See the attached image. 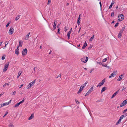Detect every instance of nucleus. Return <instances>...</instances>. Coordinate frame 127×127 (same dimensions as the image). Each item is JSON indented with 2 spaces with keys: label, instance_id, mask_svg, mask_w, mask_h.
Returning a JSON list of instances; mask_svg holds the SVG:
<instances>
[{
  "label": "nucleus",
  "instance_id": "f257e3e1",
  "mask_svg": "<svg viewBox=\"0 0 127 127\" xmlns=\"http://www.w3.org/2000/svg\"><path fill=\"white\" fill-rule=\"evenodd\" d=\"M88 82L86 81L85 83L83 84L82 86H81L80 88L79 89V91H78L77 93L79 94L82 91L83 89L86 86V85L88 83Z\"/></svg>",
  "mask_w": 127,
  "mask_h": 127
},
{
  "label": "nucleus",
  "instance_id": "f03ea898",
  "mask_svg": "<svg viewBox=\"0 0 127 127\" xmlns=\"http://www.w3.org/2000/svg\"><path fill=\"white\" fill-rule=\"evenodd\" d=\"M9 62H8L7 63H6L5 64L3 70V71L4 72H6L9 66Z\"/></svg>",
  "mask_w": 127,
  "mask_h": 127
},
{
  "label": "nucleus",
  "instance_id": "7ed1b4c3",
  "mask_svg": "<svg viewBox=\"0 0 127 127\" xmlns=\"http://www.w3.org/2000/svg\"><path fill=\"white\" fill-rule=\"evenodd\" d=\"M88 59V58L87 57H84L81 59L82 62L85 63L87 62Z\"/></svg>",
  "mask_w": 127,
  "mask_h": 127
},
{
  "label": "nucleus",
  "instance_id": "20e7f679",
  "mask_svg": "<svg viewBox=\"0 0 127 127\" xmlns=\"http://www.w3.org/2000/svg\"><path fill=\"white\" fill-rule=\"evenodd\" d=\"M105 79L104 78L98 84L97 87H100L103 85L104 84V83L105 82Z\"/></svg>",
  "mask_w": 127,
  "mask_h": 127
},
{
  "label": "nucleus",
  "instance_id": "39448f33",
  "mask_svg": "<svg viewBox=\"0 0 127 127\" xmlns=\"http://www.w3.org/2000/svg\"><path fill=\"white\" fill-rule=\"evenodd\" d=\"M127 103V99L124 100L121 103L120 106L121 107L125 105Z\"/></svg>",
  "mask_w": 127,
  "mask_h": 127
},
{
  "label": "nucleus",
  "instance_id": "423d86ee",
  "mask_svg": "<svg viewBox=\"0 0 127 127\" xmlns=\"http://www.w3.org/2000/svg\"><path fill=\"white\" fill-rule=\"evenodd\" d=\"M27 52V50L26 48H25L23 49L22 52V55L24 56L26 55Z\"/></svg>",
  "mask_w": 127,
  "mask_h": 127
},
{
  "label": "nucleus",
  "instance_id": "0eeeda50",
  "mask_svg": "<svg viewBox=\"0 0 127 127\" xmlns=\"http://www.w3.org/2000/svg\"><path fill=\"white\" fill-rule=\"evenodd\" d=\"M14 29L13 28L11 27L10 28L9 32V33L10 34V35H11L13 34L14 32Z\"/></svg>",
  "mask_w": 127,
  "mask_h": 127
},
{
  "label": "nucleus",
  "instance_id": "6e6552de",
  "mask_svg": "<svg viewBox=\"0 0 127 127\" xmlns=\"http://www.w3.org/2000/svg\"><path fill=\"white\" fill-rule=\"evenodd\" d=\"M120 89H119L118 91H117L116 92L114 93L113 94L111 97V98H114L117 94H118L119 92Z\"/></svg>",
  "mask_w": 127,
  "mask_h": 127
},
{
  "label": "nucleus",
  "instance_id": "1a4fd4ad",
  "mask_svg": "<svg viewBox=\"0 0 127 127\" xmlns=\"http://www.w3.org/2000/svg\"><path fill=\"white\" fill-rule=\"evenodd\" d=\"M54 25L53 26V27L54 28V29L55 30L56 28V23L57 21L56 20H54Z\"/></svg>",
  "mask_w": 127,
  "mask_h": 127
},
{
  "label": "nucleus",
  "instance_id": "9d476101",
  "mask_svg": "<svg viewBox=\"0 0 127 127\" xmlns=\"http://www.w3.org/2000/svg\"><path fill=\"white\" fill-rule=\"evenodd\" d=\"M122 31H120L118 35V37L119 38H121L122 35L123 33V32H122Z\"/></svg>",
  "mask_w": 127,
  "mask_h": 127
},
{
  "label": "nucleus",
  "instance_id": "9b49d317",
  "mask_svg": "<svg viewBox=\"0 0 127 127\" xmlns=\"http://www.w3.org/2000/svg\"><path fill=\"white\" fill-rule=\"evenodd\" d=\"M19 46H18L17 48L16 49L15 51V54H17V55H19Z\"/></svg>",
  "mask_w": 127,
  "mask_h": 127
},
{
  "label": "nucleus",
  "instance_id": "f8f14e48",
  "mask_svg": "<svg viewBox=\"0 0 127 127\" xmlns=\"http://www.w3.org/2000/svg\"><path fill=\"white\" fill-rule=\"evenodd\" d=\"M36 79H35L32 82L30 83L29 84V85L30 87H32V85L34 84L35 83V82Z\"/></svg>",
  "mask_w": 127,
  "mask_h": 127
},
{
  "label": "nucleus",
  "instance_id": "ddd939ff",
  "mask_svg": "<svg viewBox=\"0 0 127 127\" xmlns=\"http://www.w3.org/2000/svg\"><path fill=\"white\" fill-rule=\"evenodd\" d=\"M34 117V114H32L31 115V116L29 117L28 118L29 120H30L33 118Z\"/></svg>",
  "mask_w": 127,
  "mask_h": 127
},
{
  "label": "nucleus",
  "instance_id": "4468645a",
  "mask_svg": "<svg viewBox=\"0 0 127 127\" xmlns=\"http://www.w3.org/2000/svg\"><path fill=\"white\" fill-rule=\"evenodd\" d=\"M87 44L86 42V41L85 42L84 44L83 45V46L82 47V49H85V48L87 46Z\"/></svg>",
  "mask_w": 127,
  "mask_h": 127
},
{
  "label": "nucleus",
  "instance_id": "2eb2a0df",
  "mask_svg": "<svg viewBox=\"0 0 127 127\" xmlns=\"http://www.w3.org/2000/svg\"><path fill=\"white\" fill-rule=\"evenodd\" d=\"M30 34V32L29 33L25 36L24 39L26 40H28L29 38V35Z\"/></svg>",
  "mask_w": 127,
  "mask_h": 127
},
{
  "label": "nucleus",
  "instance_id": "dca6fc26",
  "mask_svg": "<svg viewBox=\"0 0 127 127\" xmlns=\"http://www.w3.org/2000/svg\"><path fill=\"white\" fill-rule=\"evenodd\" d=\"M107 89V88L106 87H104L102 88V89L101 90V93H102L104 91H105L106 90V89Z\"/></svg>",
  "mask_w": 127,
  "mask_h": 127
},
{
  "label": "nucleus",
  "instance_id": "f3484780",
  "mask_svg": "<svg viewBox=\"0 0 127 127\" xmlns=\"http://www.w3.org/2000/svg\"><path fill=\"white\" fill-rule=\"evenodd\" d=\"M114 2L113 1H112L111 2V4L109 7V9H110L112 7V6L113 5V4L114 3Z\"/></svg>",
  "mask_w": 127,
  "mask_h": 127
},
{
  "label": "nucleus",
  "instance_id": "a211bd4d",
  "mask_svg": "<svg viewBox=\"0 0 127 127\" xmlns=\"http://www.w3.org/2000/svg\"><path fill=\"white\" fill-rule=\"evenodd\" d=\"M127 116V115L126 114L124 115H122L120 117V119H121L122 120V119L123 118H124L126 116Z\"/></svg>",
  "mask_w": 127,
  "mask_h": 127
},
{
  "label": "nucleus",
  "instance_id": "6ab92c4d",
  "mask_svg": "<svg viewBox=\"0 0 127 127\" xmlns=\"http://www.w3.org/2000/svg\"><path fill=\"white\" fill-rule=\"evenodd\" d=\"M71 32H70V31H69L67 33V36L68 37V38L69 39L70 38V34L71 33Z\"/></svg>",
  "mask_w": 127,
  "mask_h": 127
},
{
  "label": "nucleus",
  "instance_id": "aec40b11",
  "mask_svg": "<svg viewBox=\"0 0 127 127\" xmlns=\"http://www.w3.org/2000/svg\"><path fill=\"white\" fill-rule=\"evenodd\" d=\"M123 76V74H121V75H120L119 76L118 79H117V80L118 81H120L122 79V78L121 77V76Z\"/></svg>",
  "mask_w": 127,
  "mask_h": 127
},
{
  "label": "nucleus",
  "instance_id": "412c9836",
  "mask_svg": "<svg viewBox=\"0 0 127 127\" xmlns=\"http://www.w3.org/2000/svg\"><path fill=\"white\" fill-rule=\"evenodd\" d=\"M104 100L103 99H101L99 100H97L96 102H102Z\"/></svg>",
  "mask_w": 127,
  "mask_h": 127
},
{
  "label": "nucleus",
  "instance_id": "4be33fe9",
  "mask_svg": "<svg viewBox=\"0 0 127 127\" xmlns=\"http://www.w3.org/2000/svg\"><path fill=\"white\" fill-rule=\"evenodd\" d=\"M22 73V71H20L18 73V74L17 76V78H18L21 75V74Z\"/></svg>",
  "mask_w": 127,
  "mask_h": 127
},
{
  "label": "nucleus",
  "instance_id": "5701e85b",
  "mask_svg": "<svg viewBox=\"0 0 127 127\" xmlns=\"http://www.w3.org/2000/svg\"><path fill=\"white\" fill-rule=\"evenodd\" d=\"M121 119H119V120L117 121V122L116 123V125H118V124L120 123V122L121 120Z\"/></svg>",
  "mask_w": 127,
  "mask_h": 127
},
{
  "label": "nucleus",
  "instance_id": "b1692460",
  "mask_svg": "<svg viewBox=\"0 0 127 127\" xmlns=\"http://www.w3.org/2000/svg\"><path fill=\"white\" fill-rule=\"evenodd\" d=\"M95 35L94 34L89 39V41H92L93 40V39L94 36Z\"/></svg>",
  "mask_w": 127,
  "mask_h": 127
},
{
  "label": "nucleus",
  "instance_id": "393cba45",
  "mask_svg": "<svg viewBox=\"0 0 127 127\" xmlns=\"http://www.w3.org/2000/svg\"><path fill=\"white\" fill-rule=\"evenodd\" d=\"M20 105L19 103H17L13 106L14 107H18L19 106V105Z\"/></svg>",
  "mask_w": 127,
  "mask_h": 127
},
{
  "label": "nucleus",
  "instance_id": "a878e982",
  "mask_svg": "<svg viewBox=\"0 0 127 127\" xmlns=\"http://www.w3.org/2000/svg\"><path fill=\"white\" fill-rule=\"evenodd\" d=\"M26 99L25 98H23V100L21 101H20L18 103H19V104L20 105L22 103H23L24 100H25V99Z\"/></svg>",
  "mask_w": 127,
  "mask_h": 127
},
{
  "label": "nucleus",
  "instance_id": "bb28decb",
  "mask_svg": "<svg viewBox=\"0 0 127 127\" xmlns=\"http://www.w3.org/2000/svg\"><path fill=\"white\" fill-rule=\"evenodd\" d=\"M80 19H77V23L78 24V25H79L80 24Z\"/></svg>",
  "mask_w": 127,
  "mask_h": 127
},
{
  "label": "nucleus",
  "instance_id": "cd10ccee",
  "mask_svg": "<svg viewBox=\"0 0 127 127\" xmlns=\"http://www.w3.org/2000/svg\"><path fill=\"white\" fill-rule=\"evenodd\" d=\"M22 42L21 41H20L19 42V47H22V43H21Z\"/></svg>",
  "mask_w": 127,
  "mask_h": 127
},
{
  "label": "nucleus",
  "instance_id": "c85d7f7f",
  "mask_svg": "<svg viewBox=\"0 0 127 127\" xmlns=\"http://www.w3.org/2000/svg\"><path fill=\"white\" fill-rule=\"evenodd\" d=\"M120 17H123L124 18V15L122 14H119V15H118V18H119Z\"/></svg>",
  "mask_w": 127,
  "mask_h": 127
},
{
  "label": "nucleus",
  "instance_id": "c756f323",
  "mask_svg": "<svg viewBox=\"0 0 127 127\" xmlns=\"http://www.w3.org/2000/svg\"><path fill=\"white\" fill-rule=\"evenodd\" d=\"M115 76H114V74H113V73H111L109 76V78H111L112 77H114Z\"/></svg>",
  "mask_w": 127,
  "mask_h": 127
},
{
  "label": "nucleus",
  "instance_id": "7c9ffc66",
  "mask_svg": "<svg viewBox=\"0 0 127 127\" xmlns=\"http://www.w3.org/2000/svg\"><path fill=\"white\" fill-rule=\"evenodd\" d=\"M94 86V85H93V86H92L91 88H90V89L89 90V91H90L91 92L92 91L93 89V87Z\"/></svg>",
  "mask_w": 127,
  "mask_h": 127
},
{
  "label": "nucleus",
  "instance_id": "2f4dec72",
  "mask_svg": "<svg viewBox=\"0 0 127 127\" xmlns=\"http://www.w3.org/2000/svg\"><path fill=\"white\" fill-rule=\"evenodd\" d=\"M91 92L89 90L87 92L86 94L85 95V96H86L87 95H88L90 93H91Z\"/></svg>",
  "mask_w": 127,
  "mask_h": 127
},
{
  "label": "nucleus",
  "instance_id": "473e14b6",
  "mask_svg": "<svg viewBox=\"0 0 127 127\" xmlns=\"http://www.w3.org/2000/svg\"><path fill=\"white\" fill-rule=\"evenodd\" d=\"M114 12H113L111 13V17H114Z\"/></svg>",
  "mask_w": 127,
  "mask_h": 127
},
{
  "label": "nucleus",
  "instance_id": "72a5a7b5",
  "mask_svg": "<svg viewBox=\"0 0 127 127\" xmlns=\"http://www.w3.org/2000/svg\"><path fill=\"white\" fill-rule=\"evenodd\" d=\"M107 57L105 58L102 61V62H106L107 60Z\"/></svg>",
  "mask_w": 127,
  "mask_h": 127
},
{
  "label": "nucleus",
  "instance_id": "f704fd0d",
  "mask_svg": "<svg viewBox=\"0 0 127 127\" xmlns=\"http://www.w3.org/2000/svg\"><path fill=\"white\" fill-rule=\"evenodd\" d=\"M103 66L107 67L108 68H110V67L109 66H107V65L105 64H104L103 65Z\"/></svg>",
  "mask_w": 127,
  "mask_h": 127
},
{
  "label": "nucleus",
  "instance_id": "c9c22d12",
  "mask_svg": "<svg viewBox=\"0 0 127 127\" xmlns=\"http://www.w3.org/2000/svg\"><path fill=\"white\" fill-rule=\"evenodd\" d=\"M19 16H18L17 17H16L15 18V20L16 21L17 20L20 18Z\"/></svg>",
  "mask_w": 127,
  "mask_h": 127
},
{
  "label": "nucleus",
  "instance_id": "e433bc0d",
  "mask_svg": "<svg viewBox=\"0 0 127 127\" xmlns=\"http://www.w3.org/2000/svg\"><path fill=\"white\" fill-rule=\"evenodd\" d=\"M9 127H14V126L11 123H10L9 125Z\"/></svg>",
  "mask_w": 127,
  "mask_h": 127
},
{
  "label": "nucleus",
  "instance_id": "4c0bfd02",
  "mask_svg": "<svg viewBox=\"0 0 127 127\" xmlns=\"http://www.w3.org/2000/svg\"><path fill=\"white\" fill-rule=\"evenodd\" d=\"M119 23H117L114 26V27L116 28L118 25Z\"/></svg>",
  "mask_w": 127,
  "mask_h": 127
},
{
  "label": "nucleus",
  "instance_id": "58836bf2",
  "mask_svg": "<svg viewBox=\"0 0 127 127\" xmlns=\"http://www.w3.org/2000/svg\"><path fill=\"white\" fill-rule=\"evenodd\" d=\"M3 105H2V106H3L5 105H8V104L7 103V102H6V103H3Z\"/></svg>",
  "mask_w": 127,
  "mask_h": 127
},
{
  "label": "nucleus",
  "instance_id": "ea45409f",
  "mask_svg": "<svg viewBox=\"0 0 127 127\" xmlns=\"http://www.w3.org/2000/svg\"><path fill=\"white\" fill-rule=\"evenodd\" d=\"M5 55H3V56L2 58H1V59L2 60H4L5 58Z\"/></svg>",
  "mask_w": 127,
  "mask_h": 127
},
{
  "label": "nucleus",
  "instance_id": "a19ab883",
  "mask_svg": "<svg viewBox=\"0 0 127 127\" xmlns=\"http://www.w3.org/2000/svg\"><path fill=\"white\" fill-rule=\"evenodd\" d=\"M60 29L59 28H58V31H57V33L58 34H60Z\"/></svg>",
  "mask_w": 127,
  "mask_h": 127
},
{
  "label": "nucleus",
  "instance_id": "79ce46f5",
  "mask_svg": "<svg viewBox=\"0 0 127 127\" xmlns=\"http://www.w3.org/2000/svg\"><path fill=\"white\" fill-rule=\"evenodd\" d=\"M68 30V29H67V27H66V26L65 27V30H64V31L65 32H66V31H67Z\"/></svg>",
  "mask_w": 127,
  "mask_h": 127
},
{
  "label": "nucleus",
  "instance_id": "37998d69",
  "mask_svg": "<svg viewBox=\"0 0 127 127\" xmlns=\"http://www.w3.org/2000/svg\"><path fill=\"white\" fill-rule=\"evenodd\" d=\"M8 113V112H6L5 113V114L3 116V117H4L6 115H7Z\"/></svg>",
  "mask_w": 127,
  "mask_h": 127
},
{
  "label": "nucleus",
  "instance_id": "c03bdc74",
  "mask_svg": "<svg viewBox=\"0 0 127 127\" xmlns=\"http://www.w3.org/2000/svg\"><path fill=\"white\" fill-rule=\"evenodd\" d=\"M125 27H123L122 29L120 31H122V32H123V31H124V30L125 29Z\"/></svg>",
  "mask_w": 127,
  "mask_h": 127
},
{
  "label": "nucleus",
  "instance_id": "a18cd8bd",
  "mask_svg": "<svg viewBox=\"0 0 127 127\" xmlns=\"http://www.w3.org/2000/svg\"><path fill=\"white\" fill-rule=\"evenodd\" d=\"M75 101H76V103L77 104H79L80 102L79 101H78V100H77L76 99L75 100Z\"/></svg>",
  "mask_w": 127,
  "mask_h": 127
},
{
  "label": "nucleus",
  "instance_id": "49530a36",
  "mask_svg": "<svg viewBox=\"0 0 127 127\" xmlns=\"http://www.w3.org/2000/svg\"><path fill=\"white\" fill-rule=\"evenodd\" d=\"M114 74V76H115L116 74V71H114L112 73Z\"/></svg>",
  "mask_w": 127,
  "mask_h": 127
},
{
  "label": "nucleus",
  "instance_id": "de8ad7c7",
  "mask_svg": "<svg viewBox=\"0 0 127 127\" xmlns=\"http://www.w3.org/2000/svg\"><path fill=\"white\" fill-rule=\"evenodd\" d=\"M7 43V42H5V46H4V48H6V45L8 44V43H7L6 44V43Z\"/></svg>",
  "mask_w": 127,
  "mask_h": 127
},
{
  "label": "nucleus",
  "instance_id": "09e8293b",
  "mask_svg": "<svg viewBox=\"0 0 127 127\" xmlns=\"http://www.w3.org/2000/svg\"><path fill=\"white\" fill-rule=\"evenodd\" d=\"M51 2V0H48L47 4H49Z\"/></svg>",
  "mask_w": 127,
  "mask_h": 127
},
{
  "label": "nucleus",
  "instance_id": "8fccbe9b",
  "mask_svg": "<svg viewBox=\"0 0 127 127\" xmlns=\"http://www.w3.org/2000/svg\"><path fill=\"white\" fill-rule=\"evenodd\" d=\"M93 47V46L92 45H91L90 46H89L88 48V49H89V50L91 48H92V47Z\"/></svg>",
  "mask_w": 127,
  "mask_h": 127
},
{
  "label": "nucleus",
  "instance_id": "3c124183",
  "mask_svg": "<svg viewBox=\"0 0 127 127\" xmlns=\"http://www.w3.org/2000/svg\"><path fill=\"white\" fill-rule=\"evenodd\" d=\"M127 111V108L123 111V114H124L125 112H126Z\"/></svg>",
  "mask_w": 127,
  "mask_h": 127
},
{
  "label": "nucleus",
  "instance_id": "603ef678",
  "mask_svg": "<svg viewBox=\"0 0 127 127\" xmlns=\"http://www.w3.org/2000/svg\"><path fill=\"white\" fill-rule=\"evenodd\" d=\"M31 87H30V86L29 84V85L27 86L26 88L27 89H29L30 88H31Z\"/></svg>",
  "mask_w": 127,
  "mask_h": 127
},
{
  "label": "nucleus",
  "instance_id": "864d4df0",
  "mask_svg": "<svg viewBox=\"0 0 127 127\" xmlns=\"http://www.w3.org/2000/svg\"><path fill=\"white\" fill-rule=\"evenodd\" d=\"M102 63L103 62H100L99 63V64H100L103 66V65L104 64H103Z\"/></svg>",
  "mask_w": 127,
  "mask_h": 127
},
{
  "label": "nucleus",
  "instance_id": "5fc2aeb1",
  "mask_svg": "<svg viewBox=\"0 0 127 127\" xmlns=\"http://www.w3.org/2000/svg\"><path fill=\"white\" fill-rule=\"evenodd\" d=\"M10 23H8L6 25V27H7L9 25Z\"/></svg>",
  "mask_w": 127,
  "mask_h": 127
},
{
  "label": "nucleus",
  "instance_id": "6e6d98bb",
  "mask_svg": "<svg viewBox=\"0 0 127 127\" xmlns=\"http://www.w3.org/2000/svg\"><path fill=\"white\" fill-rule=\"evenodd\" d=\"M16 92L15 91H14L12 93V95H14L16 94Z\"/></svg>",
  "mask_w": 127,
  "mask_h": 127
},
{
  "label": "nucleus",
  "instance_id": "4d7b16f0",
  "mask_svg": "<svg viewBox=\"0 0 127 127\" xmlns=\"http://www.w3.org/2000/svg\"><path fill=\"white\" fill-rule=\"evenodd\" d=\"M94 70V69H92L90 71V73H92V72Z\"/></svg>",
  "mask_w": 127,
  "mask_h": 127
},
{
  "label": "nucleus",
  "instance_id": "13d9d810",
  "mask_svg": "<svg viewBox=\"0 0 127 127\" xmlns=\"http://www.w3.org/2000/svg\"><path fill=\"white\" fill-rule=\"evenodd\" d=\"M61 74H60L58 76L56 77V78H58L59 77H61Z\"/></svg>",
  "mask_w": 127,
  "mask_h": 127
},
{
  "label": "nucleus",
  "instance_id": "bf43d9fd",
  "mask_svg": "<svg viewBox=\"0 0 127 127\" xmlns=\"http://www.w3.org/2000/svg\"><path fill=\"white\" fill-rule=\"evenodd\" d=\"M61 24V23H60L57 26V28H59V26L60 25V24Z\"/></svg>",
  "mask_w": 127,
  "mask_h": 127
},
{
  "label": "nucleus",
  "instance_id": "052dcab7",
  "mask_svg": "<svg viewBox=\"0 0 127 127\" xmlns=\"http://www.w3.org/2000/svg\"><path fill=\"white\" fill-rule=\"evenodd\" d=\"M126 87H123L122 89V91H123L124 90H125V89H126Z\"/></svg>",
  "mask_w": 127,
  "mask_h": 127
},
{
  "label": "nucleus",
  "instance_id": "680f3d73",
  "mask_svg": "<svg viewBox=\"0 0 127 127\" xmlns=\"http://www.w3.org/2000/svg\"><path fill=\"white\" fill-rule=\"evenodd\" d=\"M11 100L9 102H7V103L8 104H9V103H10L11 102Z\"/></svg>",
  "mask_w": 127,
  "mask_h": 127
},
{
  "label": "nucleus",
  "instance_id": "e2e57ef3",
  "mask_svg": "<svg viewBox=\"0 0 127 127\" xmlns=\"http://www.w3.org/2000/svg\"><path fill=\"white\" fill-rule=\"evenodd\" d=\"M99 4L100 5V6L101 7V8L102 7V5H101V3L100 1L99 2Z\"/></svg>",
  "mask_w": 127,
  "mask_h": 127
},
{
  "label": "nucleus",
  "instance_id": "0e129e2a",
  "mask_svg": "<svg viewBox=\"0 0 127 127\" xmlns=\"http://www.w3.org/2000/svg\"><path fill=\"white\" fill-rule=\"evenodd\" d=\"M23 84H22V85H20V86L19 87V88H21L23 86Z\"/></svg>",
  "mask_w": 127,
  "mask_h": 127
},
{
  "label": "nucleus",
  "instance_id": "69168bd1",
  "mask_svg": "<svg viewBox=\"0 0 127 127\" xmlns=\"http://www.w3.org/2000/svg\"><path fill=\"white\" fill-rule=\"evenodd\" d=\"M6 83L3 85V87H5V86H6Z\"/></svg>",
  "mask_w": 127,
  "mask_h": 127
},
{
  "label": "nucleus",
  "instance_id": "338daca9",
  "mask_svg": "<svg viewBox=\"0 0 127 127\" xmlns=\"http://www.w3.org/2000/svg\"><path fill=\"white\" fill-rule=\"evenodd\" d=\"M121 19L122 20V21L124 19V18L121 17Z\"/></svg>",
  "mask_w": 127,
  "mask_h": 127
},
{
  "label": "nucleus",
  "instance_id": "774afa93",
  "mask_svg": "<svg viewBox=\"0 0 127 127\" xmlns=\"http://www.w3.org/2000/svg\"><path fill=\"white\" fill-rule=\"evenodd\" d=\"M118 20L120 22L122 21V20L120 19H118Z\"/></svg>",
  "mask_w": 127,
  "mask_h": 127
}]
</instances>
